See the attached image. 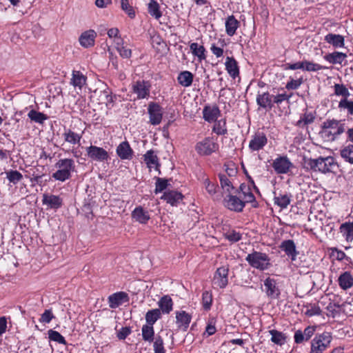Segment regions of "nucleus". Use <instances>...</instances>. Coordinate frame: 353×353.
<instances>
[{"instance_id": "nucleus-1", "label": "nucleus", "mask_w": 353, "mask_h": 353, "mask_svg": "<svg viewBox=\"0 0 353 353\" xmlns=\"http://www.w3.org/2000/svg\"><path fill=\"white\" fill-rule=\"evenodd\" d=\"M301 167L306 172H321L322 174L335 173L339 165L333 157H319L312 159L304 156L301 161Z\"/></svg>"}, {"instance_id": "nucleus-2", "label": "nucleus", "mask_w": 353, "mask_h": 353, "mask_svg": "<svg viewBox=\"0 0 353 353\" xmlns=\"http://www.w3.org/2000/svg\"><path fill=\"white\" fill-rule=\"evenodd\" d=\"M292 96V94H288L285 92L274 95L269 92H264L257 94L256 101L259 107L270 111L274 107L275 104L279 106L285 101L289 102Z\"/></svg>"}, {"instance_id": "nucleus-3", "label": "nucleus", "mask_w": 353, "mask_h": 353, "mask_svg": "<svg viewBox=\"0 0 353 353\" xmlns=\"http://www.w3.org/2000/svg\"><path fill=\"white\" fill-rule=\"evenodd\" d=\"M57 171L52 174V177L58 181L64 182L72 177V173L75 171L76 165L74 159L65 158L60 159L55 163Z\"/></svg>"}, {"instance_id": "nucleus-4", "label": "nucleus", "mask_w": 353, "mask_h": 353, "mask_svg": "<svg viewBox=\"0 0 353 353\" xmlns=\"http://www.w3.org/2000/svg\"><path fill=\"white\" fill-rule=\"evenodd\" d=\"M321 128L324 137L334 141L345 132V124L342 120L327 119L322 123Z\"/></svg>"}, {"instance_id": "nucleus-5", "label": "nucleus", "mask_w": 353, "mask_h": 353, "mask_svg": "<svg viewBox=\"0 0 353 353\" xmlns=\"http://www.w3.org/2000/svg\"><path fill=\"white\" fill-rule=\"evenodd\" d=\"M245 261L252 268L260 271L267 270L272 265L268 254L254 250L246 256Z\"/></svg>"}, {"instance_id": "nucleus-6", "label": "nucleus", "mask_w": 353, "mask_h": 353, "mask_svg": "<svg viewBox=\"0 0 353 353\" xmlns=\"http://www.w3.org/2000/svg\"><path fill=\"white\" fill-rule=\"evenodd\" d=\"M332 337L330 332H324L317 334L311 341V350L310 353H323L330 347Z\"/></svg>"}, {"instance_id": "nucleus-7", "label": "nucleus", "mask_w": 353, "mask_h": 353, "mask_svg": "<svg viewBox=\"0 0 353 353\" xmlns=\"http://www.w3.org/2000/svg\"><path fill=\"white\" fill-rule=\"evenodd\" d=\"M219 150V144L212 137H205L195 145V150L200 156H210Z\"/></svg>"}, {"instance_id": "nucleus-8", "label": "nucleus", "mask_w": 353, "mask_h": 353, "mask_svg": "<svg viewBox=\"0 0 353 353\" xmlns=\"http://www.w3.org/2000/svg\"><path fill=\"white\" fill-rule=\"evenodd\" d=\"M272 166L276 174H283L288 173L294 165L287 156H279L273 161Z\"/></svg>"}, {"instance_id": "nucleus-9", "label": "nucleus", "mask_w": 353, "mask_h": 353, "mask_svg": "<svg viewBox=\"0 0 353 353\" xmlns=\"http://www.w3.org/2000/svg\"><path fill=\"white\" fill-rule=\"evenodd\" d=\"M223 205L231 211L241 212L245 208V203L236 195L228 194L223 199Z\"/></svg>"}, {"instance_id": "nucleus-10", "label": "nucleus", "mask_w": 353, "mask_h": 353, "mask_svg": "<svg viewBox=\"0 0 353 353\" xmlns=\"http://www.w3.org/2000/svg\"><path fill=\"white\" fill-rule=\"evenodd\" d=\"M228 265L217 268L214 274L213 283L220 288H225L228 284Z\"/></svg>"}, {"instance_id": "nucleus-11", "label": "nucleus", "mask_w": 353, "mask_h": 353, "mask_svg": "<svg viewBox=\"0 0 353 353\" xmlns=\"http://www.w3.org/2000/svg\"><path fill=\"white\" fill-rule=\"evenodd\" d=\"M151 83L148 81L138 80L132 85V91L139 99H145L150 95Z\"/></svg>"}, {"instance_id": "nucleus-12", "label": "nucleus", "mask_w": 353, "mask_h": 353, "mask_svg": "<svg viewBox=\"0 0 353 353\" xmlns=\"http://www.w3.org/2000/svg\"><path fill=\"white\" fill-rule=\"evenodd\" d=\"M279 248L290 259L291 262L294 265H297L296 261L299 252L296 250V245L293 240L283 241L279 245Z\"/></svg>"}, {"instance_id": "nucleus-13", "label": "nucleus", "mask_w": 353, "mask_h": 353, "mask_svg": "<svg viewBox=\"0 0 353 353\" xmlns=\"http://www.w3.org/2000/svg\"><path fill=\"white\" fill-rule=\"evenodd\" d=\"M88 157L92 161H105L109 159L108 152L103 148L90 145L86 148Z\"/></svg>"}, {"instance_id": "nucleus-14", "label": "nucleus", "mask_w": 353, "mask_h": 353, "mask_svg": "<svg viewBox=\"0 0 353 353\" xmlns=\"http://www.w3.org/2000/svg\"><path fill=\"white\" fill-rule=\"evenodd\" d=\"M265 292L266 295L272 299H276L281 294L280 289L277 285L276 281L271 277H268L264 280Z\"/></svg>"}, {"instance_id": "nucleus-15", "label": "nucleus", "mask_w": 353, "mask_h": 353, "mask_svg": "<svg viewBox=\"0 0 353 353\" xmlns=\"http://www.w3.org/2000/svg\"><path fill=\"white\" fill-rule=\"evenodd\" d=\"M268 139L263 132H257L252 137L249 143V148L252 151H259L267 144Z\"/></svg>"}, {"instance_id": "nucleus-16", "label": "nucleus", "mask_w": 353, "mask_h": 353, "mask_svg": "<svg viewBox=\"0 0 353 353\" xmlns=\"http://www.w3.org/2000/svg\"><path fill=\"white\" fill-rule=\"evenodd\" d=\"M148 110L150 123L153 125H159L163 117L161 106L158 103L152 102L149 104Z\"/></svg>"}, {"instance_id": "nucleus-17", "label": "nucleus", "mask_w": 353, "mask_h": 353, "mask_svg": "<svg viewBox=\"0 0 353 353\" xmlns=\"http://www.w3.org/2000/svg\"><path fill=\"white\" fill-rule=\"evenodd\" d=\"M97 34L94 30H88L82 32L79 38L80 45L88 48L94 46L95 39Z\"/></svg>"}, {"instance_id": "nucleus-18", "label": "nucleus", "mask_w": 353, "mask_h": 353, "mask_svg": "<svg viewBox=\"0 0 353 353\" xmlns=\"http://www.w3.org/2000/svg\"><path fill=\"white\" fill-rule=\"evenodd\" d=\"M129 301V296L126 292H119L109 296L108 303L109 307L115 309L123 303Z\"/></svg>"}, {"instance_id": "nucleus-19", "label": "nucleus", "mask_w": 353, "mask_h": 353, "mask_svg": "<svg viewBox=\"0 0 353 353\" xmlns=\"http://www.w3.org/2000/svg\"><path fill=\"white\" fill-rule=\"evenodd\" d=\"M234 193H242L243 195V201H245V203H254L252 205L253 207L256 208L257 206L255 196L251 191V187L250 185L241 183L239 189L235 190Z\"/></svg>"}, {"instance_id": "nucleus-20", "label": "nucleus", "mask_w": 353, "mask_h": 353, "mask_svg": "<svg viewBox=\"0 0 353 353\" xmlns=\"http://www.w3.org/2000/svg\"><path fill=\"white\" fill-rule=\"evenodd\" d=\"M161 199L172 206H176L182 201L183 195L180 192L176 190H168L163 193Z\"/></svg>"}, {"instance_id": "nucleus-21", "label": "nucleus", "mask_w": 353, "mask_h": 353, "mask_svg": "<svg viewBox=\"0 0 353 353\" xmlns=\"http://www.w3.org/2000/svg\"><path fill=\"white\" fill-rule=\"evenodd\" d=\"M117 154L122 160H130L133 157V150L128 141L121 142L117 148Z\"/></svg>"}, {"instance_id": "nucleus-22", "label": "nucleus", "mask_w": 353, "mask_h": 353, "mask_svg": "<svg viewBox=\"0 0 353 353\" xmlns=\"http://www.w3.org/2000/svg\"><path fill=\"white\" fill-rule=\"evenodd\" d=\"M42 203L50 208L58 209L63 205L62 199L57 195L44 194L43 195Z\"/></svg>"}, {"instance_id": "nucleus-23", "label": "nucleus", "mask_w": 353, "mask_h": 353, "mask_svg": "<svg viewBox=\"0 0 353 353\" xmlns=\"http://www.w3.org/2000/svg\"><path fill=\"white\" fill-rule=\"evenodd\" d=\"M192 320V316L185 311H179L176 312V323L179 328L183 331H186Z\"/></svg>"}, {"instance_id": "nucleus-24", "label": "nucleus", "mask_w": 353, "mask_h": 353, "mask_svg": "<svg viewBox=\"0 0 353 353\" xmlns=\"http://www.w3.org/2000/svg\"><path fill=\"white\" fill-rule=\"evenodd\" d=\"M220 110L217 105L212 107L205 105L203 109V117L205 121L211 123L216 121L220 114Z\"/></svg>"}, {"instance_id": "nucleus-25", "label": "nucleus", "mask_w": 353, "mask_h": 353, "mask_svg": "<svg viewBox=\"0 0 353 353\" xmlns=\"http://www.w3.org/2000/svg\"><path fill=\"white\" fill-rule=\"evenodd\" d=\"M225 70L230 76L234 79L239 75V68L238 63L234 57H227L225 63Z\"/></svg>"}, {"instance_id": "nucleus-26", "label": "nucleus", "mask_w": 353, "mask_h": 353, "mask_svg": "<svg viewBox=\"0 0 353 353\" xmlns=\"http://www.w3.org/2000/svg\"><path fill=\"white\" fill-rule=\"evenodd\" d=\"M132 218L136 221L145 224L150 219L148 211L145 210L141 206H138L132 212Z\"/></svg>"}, {"instance_id": "nucleus-27", "label": "nucleus", "mask_w": 353, "mask_h": 353, "mask_svg": "<svg viewBox=\"0 0 353 353\" xmlns=\"http://www.w3.org/2000/svg\"><path fill=\"white\" fill-rule=\"evenodd\" d=\"M315 119V112L305 111L303 114H301L299 120L297 121L295 125L300 128H305L308 125L314 123Z\"/></svg>"}, {"instance_id": "nucleus-28", "label": "nucleus", "mask_w": 353, "mask_h": 353, "mask_svg": "<svg viewBox=\"0 0 353 353\" xmlns=\"http://www.w3.org/2000/svg\"><path fill=\"white\" fill-rule=\"evenodd\" d=\"M324 39L334 48H343L345 46L344 37L341 34L329 33L325 37Z\"/></svg>"}, {"instance_id": "nucleus-29", "label": "nucleus", "mask_w": 353, "mask_h": 353, "mask_svg": "<svg viewBox=\"0 0 353 353\" xmlns=\"http://www.w3.org/2000/svg\"><path fill=\"white\" fill-rule=\"evenodd\" d=\"M190 49L192 54L197 57L199 63L206 59V50L203 45H199L197 43H191L190 44Z\"/></svg>"}, {"instance_id": "nucleus-30", "label": "nucleus", "mask_w": 353, "mask_h": 353, "mask_svg": "<svg viewBox=\"0 0 353 353\" xmlns=\"http://www.w3.org/2000/svg\"><path fill=\"white\" fill-rule=\"evenodd\" d=\"M239 25L240 22L234 15L229 16L225 21V32L230 37L234 35Z\"/></svg>"}, {"instance_id": "nucleus-31", "label": "nucleus", "mask_w": 353, "mask_h": 353, "mask_svg": "<svg viewBox=\"0 0 353 353\" xmlns=\"http://www.w3.org/2000/svg\"><path fill=\"white\" fill-rule=\"evenodd\" d=\"M218 176L220 181L221 187L223 191L228 194L234 193L236 189L233 185L232 180L229 179L225 174H219Z\"/></svg>"}, {"instance_id": "nucleus-32", "label": "nucleus", "mask_w": 353, "mask_h": 353, "mask_svg": "<svg viewBox=\"0 0 353 353\" xmlns=\"http://www.w3.org/2000/svg\"><path fill=\"white\" fill-rule=\"evenodd\" d=\"M63 137L65 142L72 145L80 144L82 135L74 132L71 129H65L63 133Z\"/></svg>"}, {"instance_id": "nucleus-33", "label": "nucleus", "mask_w": 353, "mask_h": 353, "mask_svg": "<svg viewBox=\"0 0 353 353\" xmlns=\"http://www.w3.org/2000/svg\"><path fill=\"white\" fill-rule=\"evenodd\" d=\"M338 283L341 289L347 290L353 285V277L349 272H344L339 276Z\"/></svg>"}, {"instance_id": "nucleus-34", "label": "nucleus", "mask_w": 353, "mask_h": 353, "mask_svg": "<svg viewBox=\"0 0 353 353\" xmlns=\"http://www.w3.org/2000/svg\"><path fill=\"white\" fill-rule=\"evenodd\" d=\"M161 312L169 314L172 310L173 302L170 296L165 295L158 302Z\"/></svg>"}, {"instance_id": "nucleus-35", "label": "nucleus", "mask_w": 353, "mask_h": 353, "mask_svg": "<svg viewBox=\"0 0 353 353\" xmlns=\"http://www.w3.org/2000/svg\"><path fill=\"white\" fill-rule=\"evenodd\" d=\"M340 232L348 242L353 241V222L342 223L339 228Z\"/></svg>"}, {"instance_id": "nucleus-36", "label": "nucleus", "mask_w": 353, "mask_h": 353, "mask_svg": "<svg viewBox=\"0 0 353 353\" xmlns=\"http://www.w3.org/2000/svg\"><path fill=\"white\" fill-rule=\"evenodd\" d=\"M143 159L144 161L149 168L155 166V169L159 170V168L160 167L159 159L152 150L147 151L146 153L143 155Z\"/></svg>"}, {"instance_id": "nucleus-37", "label": "nucleus", "mask_w": 353, "mask_h": 353, "mask_svg": "<svg viewBox=\"0 0 353 353\" xmlns=\"http://www.w3.org/2000/svg\"><path fill=\"white\" fill-rule=\"evenodd\" d=\"M87 77L83 75L80 71L73 70L72 77L71 79V84L74 87H78L81 89L85 84Z\"/></svg>"}, {"instance_id": "nucleus-38", "label": "nucleus", "mask_w": 353, "mask_h": 353, "mask_svg": "<svg viewBox=\"0 0 353 353\" xmlns=\"http://www.w3.org/2000/svg\"><path fill=\"white\" fill-rule=\"evenodd\" d=\"M194 76L190 71H183L179 73L177 80L180 85L183 87H189L192 85Z\"/></svg>"}, {"instance_id": "nucleus-39", "label": "nucleus", "mask_w": 353, "mask_h": 353, "mask_svg": "<svg viewBox=\"0 0 353 353\" xmlns=\"http://www.w3.org/2000/svg\"><path fill=\"white\" fill-rule=\"evenodd\" d=\"M269 333L272 336L271 341L274 344L281 346L285 343L287 336L284 333L276 330H270Z\"/></svg>"}, {"instance_id": "nucleus-40", "label": "nucleus", "mask_w": 353, "mask_h": 353, "mask_svg": "<svg viewBox=\"0 0 353 353\" xmlns=\"http://www.w3.org/2000/svg\"><path fill=\"white\" fill-rule=\"evenodd\" d=\"M292 195L290 194H280L278 196H274V203L275 205L280 207L281 209L286 208L291 202Z\"/></svg>"}, {"instance_id": "nucleus-41", "label": "nucleus", "mask_w": 353, "mask_h": 353, "mask_svg": "<svg viewBox=\"0 0 353 353\" xmlns=\"http://www.w3.org/2000/svg\"><path fill=\"white\" fill-rule=\"evenodd\" d=\"M347 57L346 54L340 52H334L329 53L324 57V59L328 62L336 64H341L343 60Z\"/></svg>"}, {"instance_id": "nucleus-42", "label": "nucleus", "mask_w": 353, "mask_h": 353, "mask_svg": "<svg viewBox=\"0 0 353 353\" xmlns=\"http://www.w3.org/2000/svg\"><path fill=\"white\" fill-rule=\"evenodd\" d=\"M148 13L156 19H159L162 16L160 6L156 0H150L148 4Z\"/></svg>"}, {"instance_id": "nucleus-43", "label": "nucleus", "mask_w": 353, "mask_h": 353, "mask_svg": "<svg viewBox=\"0 0 353 353\" xmlns=\"http://www.w3.org/2000/svg\"><path fill=\"white\" fill-rule=\"evenodd\" d=\"M141 334L143 341L149 343L152 342L155 338L153 325H143L141 328Z\"/></svg>"}, {"instance_id": "nucleus-44", "label": "nucleus", "mask_w": 353, "mask_h": 353, "mask_svg": "<svg viewBox=\"0 0 353 353\" xmlns=\"http://www.w3.org/2000/svg\"><path fill=\"white\" fill-rule=\"evenodd\" d=\"M161 317L159 309L148 310L145 314L146 324L153 325Z\"/></svg>"}, {"instance_id": "nucleus-45", "label": "nucleus", "mask_w": 353, "mask_h": 353, "mask_svg": "<svg viewBox=\"0 0 353 353\" xmlns=\"http://www.w3.org/2000/svg\"><path fill=\"white\" fill-rule=\"evenodd\" d=\"M212 128V132L217 135H225L228 134L226 120L225 119L216 120Z\"/></svg>"}, {"instance_id": "nucleus-46", "label": "nucleus", "mask_w": 353, "mask_h": 353, "mask_svg": "<svg viewBox=\"0 0 353 353\" xmlns=\"http://www.w3.org/2000/svg\"><path fill=\"white\" fill-rule=\"evenodd\" d=\"M28 116L31 121L40 124L43 123V122L48 119L46 114L34 110H31L28 112Z\"/></svg>"}, {"instance_id": "nucleus-47", "label": "nucleus", "mask_w": 353, "mask_h": 353, "mask_svg": "<svg viewBox=\"0 0 353 353\" xmlns=\"http://www.w3.org/2000/svg\"><path fill=\"white\" fill-rule=\"evenodd\" d=\"M341 156L345 161L353 164V145L349 144L341 150Z\"/></svg>"}, {"instance_id": "nucleus-48", "label": "nucleus", "mask_w": 353, "mask_h": 353, "mask_svg": "<svg viewBox=\"0 0 353 353\" xmlns=\"http://www.w3.org/2000/svg\"><path fill=\"white\" fill-rule=\"evenodd\" d=\"M6 174L9 182L13 184H17L23 179L22 174L17 170H8L6 172Z\"/></svg>"}, {"instance_id": "nucleus-49", "label": "nucleus", "mask_w": 353, "mask_h": 353, "mask_svg": "<svg viewBox=\"0 0 353 353\" xmlns=\"http://www.w3.org/2000/svg\"><path fill=\"white\" fill-rule=\"evenodd\" d=\"M334 94L341 96L342 99L348 98L350 93L346 86L343 84L335 83L334 85Z\"/></svg>"}, {"instance_id": "nucleus-50", "label": "nucleus", "mask_w": 353, "mask_h": 353, "mask_svg": "<svg viewBox=\"0 0 353 353\" xmlns=\"http://www.w3.org/2000/svg\"><path fill=\"white\" fill-rule=\"evenodd\" d=\"M48 338L50 341L57 342L59 344L65 345L67 343L65 338L57 331L49 330L48 331Z\"/></svg>"}, {"instance_id": "nucleus-51", "label": "nucleus", "mask_w": 353, "mask_h": 353, "mask_svg": "<svg viewBox=\"0 0 353 353\" xmlns=\"http://www.w3.org/2000/svg\"><path fill=\"white\" fill-rule=\"evenodd\" d=\"M121 9L128 14V16L134 19L136 16L134 8L130 5L129 0H120Z\"/></svg>"}, {"instance_id": "nucleus-52", "label": "nucleus", "mask_w": 353, "mask_h": 353, "mask_svg": "<svg viewBox=\"0 0 353 353\" xmlns=\"http://www.w3.org/2000/svg\"><path fill=\"white\" fill-rule=\"evenodd\" d=\"M153 342L154 353H165V350L163 346V340L160 335H157Z\"/></svg>"}, {"instance_id": "nucleus-53", "label": "nucleus", "mask_w": 353, "mask_h": 353, "mask_svg": "<svg viewBox=\"0 0 353 353\" xmlns=\"http://www.w3.org/2000/svg\"><path fill=\"white\" fill-rule=\"evenodd\" d=\"M169 181L166 179L157 177L155 183L154 192L156 194L161 192L165 190L169 185Z\"/></svg>"}, {"instance_id": "nucleus-54", "label": "nucleus", "mask_w": 353, "mask_h": 353, "mask_svg": "<svg viewBox=\"0 0 353 353\" xmlns=\"http://www.w3.org/2000/svg\"><path fill=\"white\" fill-rule=\"evenodd\" d=\"M212 303V293L208 291H204L202 294V305L205 310H209L211 308Z\"/></svg>"}, {"instance_id": "nucleus-55", "label": "nucleus", "mask_w": 353, "mask_h": 353, "mask_svg": "<svg viewBox=\"0 0 353 353\" xmlns=\"http://www.w3.org/2000/svg\"><path fill=\"white\" fill-rule=\"evenodd\" d=\"M338 106L340 109L347 110L348 114L353 115V101H350L347 98L341 99Z\"/></svg>"}, {"instance_id": "nucleus-56", "label": "nucleus", "mask_w": 353, "mask_h": 353, "mask_svg": "<svg viewBox=\"0 0 353 353\" xmlns=\"http://www.w3.org/2000/svg\"><path fill=\"white\" fill-rule=\"evenodd\" d=\"M305 314L307 316L320 315L321 310L317 304H310L305 306Z\"/></svg>"}, {"instance_id": "nucleus-57", "label": "nucleus", "mask_w": 353, "mask_h": 353, "mask_svg": "<svg viewBox=\"0 0 353 353\" xmlns=\"http://www.w3.org/2000/svg\"><path fill=\"white\" fill-rule=\"evenodd\" d=\"M303 63H304V68L303 70L308 72H316L326 68L325 66L309 61H303Z\"/></svg>"}, {"instance_id": "nucleus-58", "label": "nucleus", "mask_w": 353, "mask_h": 353, "mask_svg": "<svg viewBox=\"0 0 353 353\" xmlns=\"http://www.w3.org/2000/svg\"><path fill=\"white\" fill-rule=\"evenodd\" d=\"M303 83V77H301L296 80L290 78V80L286 83L285 88L288 90H296Z\"/></svg>"}, {"instance_id": "nucleus-59", "label": "nucleus", "mask_w": 353, "mask_h": 353, "mask_svg": "<svg viewBox=\"0 0 353 353\" xmlns=\"http://www.w3.org/2000/svg\"><path fill=\"white\" fill-rule=\"evenodd\" d=\"M54 318V316L52 313V310H46L44 312L41 314L39 321L41 323H49Z\"/></svg>"}, {"instance_id": "nucleus-60", "label": "nucleus", "mask_w": 353, "mask_h": 353, "mask_svg": "<svg viewBox=\"0 0 353 353\" xmlns=\"http://www.w3.org/2000/svg\"><path fill=\"white\" fill-rule=\"evenodd\" d=\"M117 50L119 53V55L123 59H130L132 57L131 49L128 48L125 46L117 47Z\"/></svg>"}, {"instance_id": "nucleus-61", "label": "nucleus", "mask_w": 353, "mask_h": 353, "mask_svg": "<svg viewBox=\"0 0 353 353\" xmlns=\"http://www.w3.org/2000/svg\"><path fill=\"white\" fill-rule=\"evenodd\" d=\"M204 185L206 191L211 195H213L216 192L217 185L210 182L209 179H204Z\"/></svg>"}, {"instance_id": "nucleus-62", "label": "nucleus", "mask_w": 353, "mask_h": 353, "mask_svg": "<svg viewBox=\"0 0 353 353\" xmlns=\"http://www.w3.org/2000/svg\"><path fill=\"white\" fill-rule=\"evenodd\" d=\"M108 52L109 54L108 57L110 63L112 64L113 68L117 70L119 69L118 57L115 54H114L113 52L112 51L110 47H108Z\"/></svg>"}, {"instance_id": "nucleus-63", "label": "nucleus", "mask_w": 353, "mask_h": 353, "mask_svg": "<svg viewBox=\"0 0 353 353\" xmlns=\"http://www.w3.org/2000/svg\"><path fill=\"white\" fill-rule=\"evenodd\" d=\"M226 239L232 242H237L241 239V234L234 230L226 234Z\"/></svg>"}, {"instance_id": "nucleus-64", "label": "nucleus", "mask_w": 353, "mask_h": 353, "mask_svg": "<svg viewBox=\"0 0 353 353\" xmlns=\"http://www.w3.org/2000/svg\"><path fill=\"white\" fill-rule=\"evenodd\" d=\"M284 70H298V69H303L304 63L303 61L296 62L294 63H286L283 65Z\"/></svg>"}]
</instances>
